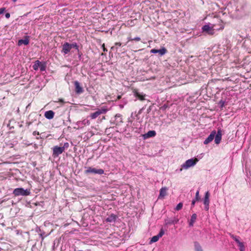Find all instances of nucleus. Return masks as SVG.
I'll return each mask as SVG.
<instances>
[{
    "instance_id": "nucleus-1",
    "label": "nucleus",
    "mask_w": 251,
    "mask_h": 251,
    "mask_svg": "<svg viewBox=\"0 0 251 251\" xmlns=\"http://www.w3.org/2000/svg\"><path fill=\"white\" fill-rule=\"evenodd\" d=\"M222 133L221 129H218L217 132L216 130L212 131L210 134L204 141V144L206 145L210 143L215 138V143L219 144L222 139Z\"/></svg>"
},
{
    "instance_id": "nucleus-2",
    "label": "nucleus",
    "mask_w": 251,
    "mask_h": 251,
    "mask_svg": "<svg viewBox=\"0 0 251 251\" xmlns=\"http://www.w3.org/2000/svg\"><path fill=\"white\" fill-rule=\"evenodd\" d=\"M198 161L199 159L197 158L189 159L181 165V168L179 171L181 172L182 169L187 170L191 167L194 166Z\"/></svg>"
},
{
    "instance_id": "nucleus-3",
    "label": "nucleus",
    "mask_w": 251,
    "mask_h": 251,
    "mask_svg": "<svg viewBox=\"0 0 251 251\" xmlns=\"http://www.w3.org/2000/svg\"><path fill=\"white\" fill-rule=\"evenodd\" d=\"M13 194L15 196H27L30 195V192L28 189H24L23 188H18L14 190Z\"/></svg>"
},
{
    "instance_id": "nucleus-4",
    "label": "nucleus",
    "mask_w": 251,
    "mask_h": 251,
    "mask_svg": "<svg viewBox=\"0 0 251 251\" xmlns=\"http://www.w3.org/2000/svg\"><path fill=\"white\" fill-rule=\"evenodd\" d=\"M104 170L101 169H97L94 168L90 167H87V169L85 171L86 174H99L102 175L104 174Z\"/></svg>"
},
{
    "instance_id": "nucleus-5",
    "label": "nucleus",
    "mask_w": 251,
    "mask_h": 251,
    "mask_svg": "<svg viewBox=\"0 0 251 251\" xmlns=\"http://www.w3.org/2000/svg\"><path fill=\"white\" fill-rule=\"evenodd\" d=\"M107 111V109L104 108L98 109L96 112L92 113L90 114V117L92 119H96L99 115L102 114H105Z\"/></svg>"
},
{
    "instance_id": "nucleus-6",
    "label": "nucleus",
    "mask_w": 251,
    "mask_h": 251,
    "mask_svg": "<svg viewBox=\"0 0 251 251\" xmlns=\"http://www.w3.org/2000/svg\"><path fill=\"white\" fill-rule=\"evenodd\" d=\"M52 155L54 157H57L59 155L62 153L64 151L63 149L61 147H58L57 146H54L52 148Z\"/></svg>"
},
{
    "instance_id": "nucleus-7",
    "label": "nucleus",
    "mask_w": 251,
    "mask_h": 251,
    "mask_svg": "<svg viewBox=\"0 0 251 251\" xmlns=\"http://www.w3.org/2000/svg\"><path fill=\"white\" fill-rule=\"evenodd\" d=\"M164 234V229L162 228L160 229L159 233L157 235L154 236L151 238L150 241V244H152L153 243L157 242L159 240V239L160 237H161Z\"/></svg>"
},
{
    "instance_id": "nucleus-8",
    "label": "nucleus",
    "mask_w": 251,
    "mask_h": 251,
    "mask_svg": "<svg viewBox=\"0 0 251 251\" xmlns=\"http://www.w3.org/2000/svg\"><path fill=\"white\" fill-rule=\"evenodd\" d=\"M202 32H205L209 35H213L214 33L213 27H210L208 25H205L202 27Z\"/></svg>"
},
{
    "instance_id": "nucleus-9",
    "label": "nucleus",
    "mask_w": 251,
    "mask_h": 251,
    "mask_svg": "<svg viewBox=\"0 0 251 251\" xmlns=\"http://www.w3.org/2000/svg\"><path fill=\"white\" fill-rule=\"evenodd\" d=\"M70 46L69 43H65L62 46V52L65 54L68 53L71 50Z\"/></svg>"
},
{
    "instance_id": "nucleus-10",
    "label": "nucleus",
    "mask_w": 251,
    "mask_h": 251,
    "mask_svg": "<svg viewBox=\"0 0 251 251\" xmlns=\"http://www.w3.org/2000/svg\"><path fill=\"white\" fill-rule=\"evenodd\" d=\"M167 50L165 48H162L160 50H156L155 49H152L151 52L152 53H158L161 56L164 55L167 52Z\"/></svg>"
},
{
    "instance_id": "nucleus-11",
    "label": "nucleus",
    "mask_w": 251,
    "mask_h": 251,
    "mask_svg": "<svg viewBox=\"0 0 251 251\" xmlns=\"http://www.w3.org/2000/svg\"><path fill=\"white\" fill-rule=\"evenodd\" d=\"M156 135V132L154 130H150L147 133H145L142 135L144 139H146L150 137L155 136Z\"/></svg>"
},
{
    "instance_id": "nucleus-12",
    "label": "nucleus",
    "mask_w": 251,
    "mask_h": 251,
    "mask_svg": "<svg viewBox=\"0 0 251 251\" xmlns=\"http://www.w3.org/2000/svg\"><path fill=\"white\" fill-rule=\"evenodd\" d=\"M118 218V216L114 214H111L106 218L105 221L108 223H114L116 219Z\"/></svg>"
},
{
    "instance_id": "nucleus-13",
    "label": "nucleus",
    "mask_w": 251,
    "mask_h": 251,
    "mask_svg": "<svg viewBox=\"0 0 251 251\" xmlns=\"http://www.w3.org/2000/svg\"><path fill=\"white\" fill-rule=\"evenodd\" d=\"M74 84L75 86V92L76 93L80 94L83 92V88L80 86V83L78 81H75L74 82Z\"/></svg>"
},
{
    "instance_id": "nucleus-14",
    "label": "nucleus",
    "mask_w": 251,
    "mask_h": 251,
    "mask_svg": "<svg viewBox=\"0 0 251 251\" xmlns=\"http://www.w3.org/2000/svg\"><path fill=\"white\" fill-rule=\"evenodd\" d=\"M54 115V112L52 110H49L45 113V117L49 120L52 119Z\"/></svg>"
},
{
    "instance_id": "nucleus-15",
    "label": "nucleus",
    "mask_w": 251,
    "mask_h": 251,
    "mask_svg": "<svg viewBox=\"0 0 251 251\" xmlns=\"http://www.w3.org/2000/svg\"><path fill=\"white\" fill-rule=\"evenodd\" d=\"M121 123H122V115L119 114H116L115 117V124L116 126H118Z\"/></svg>"
},
{
    "instance_id": "nucleus-16",
    "label": "nucleus",
    "mask_w": 251,
    "mask_h": 251,
    "mask_svg": "<svg viewBox=\"0 0 251 251\" xmlns=\"http://www.w3.org/2000/svg\"><path fill=\"white\" fill-rule=\"evenodd\" d=\"M29 41L28 39V37L26 36L25 39H20L18 41V45L21 46L23 44L25 45H27L29 44Z\"/></svg>"
},
{
    "instance_id": "nucleus-17",
    "label": "nucleus",
    "mask_w": 251,
    "mask_h": 251,
    "mask_svg": "<svg viewBox=\"0 0 251 251\" xmlns=\"http://www.w3.org/2000/svg\"><path fill=\"white\" fill-rule=\"evenodd\" d=\"M167 188L163 187L160 190L159 196L158 198H163L167 194Z\"/></svg>"
},
{
    "instance_id": "nucleus-18",
    "label": "nucleus",
    "mask_w": 251,
    "mask_h": 251,
    "mask_svg": "<svg viewBox=\"0 0 251 251\" xmlns=\"http://www.w3.org/2000/svg\"><path fill=\"white\" fill-rule=\"evenodd\" d=\"M209 197H210V194L208 191H207L205 194L204 197L203 199V204H209V202H210Z\"/></svg>"
},
{
    "instance_id": "nucleus-19",
    "label": "nucleus",
    "mask_w": 251,
    "mask_h": 251,
    "mask_svg": "<svg viewBox=\"0 0 251 251\" xmlns=\"http://www.w3.org/2000/svg\"><path fill=\"white\" fill-rule=\"evenodd\" d=\"M197 214L196 213L193 214L191 218L190 221L189 223L190 226H193L194 225V223L196 222V220L197 219Z\"/></svg>"
},
{
    "instance_id": "nucleus-20",
    "label": "nucleus",
    "mask_w": 251,
    "mask_h": 251,
    "mask_svg": "<svg viewBox=\"0 0 251 251\" xmlns=\"http://www.w3.org/2000/svg\"><path fill=\"white\" fill-rule=\"evenodd\" d=\"M200 199L199 190H198L196 193L195 199L192 201L191 207H193L195 205L196 201H199Z\"/></svg>"
},
{
    "instance_id": "nucleus-21",
    "label": "nucleus",
    "mask_w": 251,
    "mask_h": 251,
    "mask_svg": "<svg viewBox=\"0 0 251 251\" xmlns=\"http://www.w3.org/2000/svg\"><path fill=\"white\" fill-rule=\"evenodd\" d=\"M173 104H169V102L167 101L164 105H163L161 107H160V110L162 111H165L167 109L170 107Z\"/></svg>"
},
{
    "instance_id": "nucleus-22",
    "label": "nucleus",
    "mask_w": 251,
    "mask_h": 251,
    "mask_svg": "<svg viewBox=\"0 0 251 251\" xmlns=\"http://www.w3.org/2000/svg\"><path fill=\"white\" fill-rule=\"evenodd\" d=\"M135 96L141 100H145V95H143L139 92L136 91L135 92Z\"/></svg>"
},
{
    "instance_id": "nucleus-23",
    "label": "nucleus",
    "mask_w": 251,
    "mask_h": 251,
    "mask_svg": "<svg viewBox=\"0 0 251 251\" xmlns=\"http://www.w3.org/2000/svg\"><path fill=\"white\" fill-rule=\"evenodd\" d=\"M41 64V62L40 61H39V60H36L34 64L33 65V69L35 71L39 69V66Z\"/></svg>"
},
{
    "instance_id": "nucleus-24",
    "label": "nucleus",
    "mask_w": 251,
    "mask_h": 251,
    "mask_svg": "<svg viewBox=\"0 0 251 251\" xmlns=\"http://www.w3.org/2000/svg\"><path fill=\"white\" fill-rule=\"evenodd\" d=\"M194 245L196 251H203L201 246L198 242H195L194 243Z\"/></svg>"
},
{
    "instance_id": "nucleus-25",
    "label": "nucleus",
    "mask_w": 251,
    "mask_h": 251,
    "mask_svg": "<svg viewBox=\"0 0 251 251\" xmlns=\"http://www.w3.org/2000/svg\"><path fill=\"white\" fill-rule=\"evenodd\" d=\"M179 221V220L178 218H174V219L171 220L167 223L168 224H177Z\"/></svg>"
},
{
    "instance_id": "nucleus-26",
    "label": "nucleus",
    "mask_w": 251,
    "mask_h": 251,
    "mask_svg": "<svg viewBox=\"0 0 251 251\" xmlns=\"http://www.w3.org/2000/svg\"><path fill=\"white\" fill-rule=\"evenodd\" d=\"M40 70L41 72L45 71L46 68V65L45 62L42 63L39 66Z\"/></svg>"
},
{
    "instance_id": "nucleus-27",
    "label": "nucleus",
    "mask_w": 251,
    "mask_h": 251,
    "mask_svg": "<svg viewBox=\"0 0 251 251\" xmlns=\"http://www.w3.org/2000/svg\"><path fill=\"white\" fill-rule=\"evenodd\" d=\"M121 46V43L120 42H117L115 44V46L111 47V49L113 50H117V49L118 47H120Z\"/></svg>"
},
{
    "instance_id": "nucleus-28",
    "label": "nucleus",
    "mask_w": 251,
    "mask_h": 251,
    "mask_svg": "<svg viewBox=\"0 0 251 251\" xmlns=\"http://www.w3.org/2000/svg\"><path fill=\"white\" fill-rule=\"evenodd\" d=\"M240 251H245V248L243 242H240L238 244Z\"/></svg>"
},
{
    "instance_id": "nucleus-29",
    "label": "nucleus",
    "mask_w": 251,
    "mask_h": 251,
    "mask_svg": "<svg viewBox=\"0 0 251 251\" xmlns=\"http://www.w3.org/2000/svg\"><path fill=\"white\" fill-rule=\"evenodd\" d=\"M70 45H71L70 46H71V49L72 48H75L78 51V50H79L78 46L76 43L70 44Z\"/></svg>"
},
{
    "instance_id": "nucleus-30",
    "label": "nucleus",
    "mask_w": 251,
    "mask_h": 251,
    "mask_svg": "<svg viewBox=\"0 0 251 251\" xmlns=\"http://www.w3.org/2000/svg\"><path fill=\"white\" fill-rule=\"evenodd\" d=\"M182 206H183V203L182 202H179L176 205V207L175 208V210L178 211L182 208Z\"/></svg>"
},
{
    "instance_id": "nucleus-31",
    "label": "nucleus",
    "mask_w": 251,
    "mask_h": 251,
    "mask_svg": "<svg viewBox=\"0 0 251 251\" xmlns=\"http://www.w3.org/2000/svg\"><path fill=\"white\" fill-rule=\"evenodd\" d=\"M231 237L238 244L239 243L241 242L239 239H238V237H237L236 236H234V235H231Z\"/></svg>"
},
{
    "instance_id": "nucleus-32",
    "label": "nucleus",
    "mask_w": 251,
    "mask_h": 251,
    "mask_svg": "<svg viewBox=\"0 0 251 251\" xmlns=\"http://www.w3.org/2000/svg\"><path fill=\"white\" fill-rule=\"evenodd\" d=\"M225 101L223 100H221L218 103L219 106L221 108H223L225 105Z\"/></svg>"
},
{
    "instance_id": "nucleus-33",
    "label": "nucleus",
    "mask_w": 251,
    "mask_h": 251,
    "mask_svg": "<svg viewBox=\"0 0 251 251\" xmlns=\"http://www.w3.org/2000/svg\"><path fill=\"white\" fill-rule=\"evenodd\" d=\"M69 144L68 142L65 143L63 145V146L61 147L63 149V151L65 149H67L69 148Z\"/></svg>"
},
{
    "instance_id": "nucleus-34",
    "label": "nucleus",
    "mask_w": 251,
    "mask_h": 251,
    "mask_svg": "<svg viewBox=\"0 0 251 251\" xmlns=\"http://www.w3.org/2000/svg\"><path fill=\"white\" fill-rule=\"evenodd\" d=\"M5 11V7H2L0 8V14L3 13Z\"/></svg>"
},
{
    "instance_id": "nucleus-35",
    "label": "nucleus",
    "mask_w": 251,
    "mask_h": 251,
    "mask_svg": "<svg viewBox=\"0 0 251 251\" xmlns=\"http://www.w3.org/2000/svg\"><path fill=\"white\" fill-rule=\"evenodd\" d=\"M209 204H204V209L206 211H208L209 210Z\"/></svg>"
},
{
    "instance_id": "nucleus-36",
    "label": "nucleus",
    "mask_w": 251,
    "mask_h": 251,
    "mask_svg": "<svg viewBox=\"0 0 251 251\" xmlns=\"http://www.w3.org/2000/svg\"><path fill=\"white\" fill-rule=\"evenodd\" d=\"M140 40H141V38L139 37H136L133 38V41H139Z\"/></svg>"
},
{
    "instance_id": "nucleus-37",
    "label": "nucleus",
    "mask_w": 251,
    "mask_h": 251,
    "mask_svg": "<svg viewBox=\"0 0 251 251\" xmlns=\"http://www.w3.org/2000/svg\"><path fill=\"white\" fill-rule=\"evenodd\" d=\"M5 16L6 18L8 19L10 16V14L9 13H6L5 14Z\"/></svg>"
},
{
    "instance_id": "nucleus-38",
    "label": "nucleus",
    "mask_w": 251,
    "mask_h": 251,
    "mask_svg": "<svg viewBox=\"0 0 251 251\" xmlns=\"http://www.w3.org/2000/svg\"><path fill=\"white\" fill-rule=\"evenodd\" d=\"M33 134L34 135H39V132H37V131H34V132H33Z\"/></svg>"
},
{
    "instance_id": "nucleus-39",
    "label": "nucleus",
    "mask_w": 251,
    "mask_h": 251,
    "mask_svg": "<svg viewBox=\"0 0 251 251\" xmlns=\"http://www.w3.org/2000/svg\"><path fill=\"white\" fill-rule=\"evenodd\" d=\"M40 122L39 121H37L36 120H35V123H34V125H38Z\"/></svg>"
},
{
    "instance_id": "nucleus-40",
    "label": "nucleus",
    "mask_w": 251,
    "mask_h": 251,
    "mask_svg": "<svg viewBox=\"0 0 251 251\" xmlns=\"http://www.w3.org/2000/svg\"><path fill=\"white\" fill-rule=\"evenodd\" d=\"M127 39H128V40L129 41H133V38H132L131 37H128V38H127Z\"/></svg>"
},
{
    "instance_id": "nucleus-41",
    "label": "nucleus",
    "mask_w": 251,
    "mask_h": 251,
    "mask_svg": "<svg viewBox=\"0 0 251 251\" xmlns=\"http://www.w3.org/2000/svg\"><path fill=\"white\" fill-rule=\"evenodd\" d=\"M59 101L62 103H64V101L63 99H59Z\"/></svg>"
},
{
    "instance_id": "nucleus-42",
    "label": "nucleus",
    "mask_w": 251,
    "mask_h": 251,
    "mask_svg": "<svg viewBox=\"0 0 251 251\" xmlns=\"http://www.w3.org/2000/svg\"><path fill=\"white\" fill-rule=\"evenodd\" d=\"M119 106H120V107L121 108H123L124 107V105H122V104H120V105H119Z\"/></svg>"
},
{
    "instance_id": "nucleus-43",
    "label": "nucleus",
    "mask_w": 251,
    "mask_h": 251,
    "mask_svg": "<svg viewBox=\"0 0 251 251\" xmlns=\"http://www.w3.org/2000/svg\"><path fill=\"white\" fill-rule=\"evenodd\" d=\"M121 98V96H118V97H117L118 99H120Z\"/></svg>"
},
{
    "instance_id": "nucleus-44",
    "label": "nucleus",
    "mask_w": 251,
    "mask_h": 251,
    "mask_svg": "<svg viewBox=\"0 0 251 251\" xmlns=\"http://www.w3.org/2000/svg\"><path fill=\"white\" fill-rule=\"evenodd\" d=\"M11 121H9V123H8V124H7V126H9L10 125V123H11Z\"/></svg>"
},
{
    "instance_id": "nucleus-45",
    "label": "nucleus",
    "mask_w": 251,
    "mask_h": 251,
    "mask_svg": "<svg viewBox=\"0 0 251 251\" xmlns=\"http://www.w3.org/2000/svg\"><path fill=\"white\" fill-rule=\"evenodd\" d=\"M103 50L104 51H107V50H106V49L104 47H103Z\"/></svg>"
},
{
    "instance_id": "nucleus-46",
    "label": "nucleus",
    "mask_w": 251,
    "mask_h": 251,
    "mask_svg": "<svg viewBox=\"0 0 251 251\" xmlns=\"http://www.w3.org/2000/svg\"><path fill=\"white\" fill-rule=\"evenodd\" d=\"M32 123L30 122H29V123H28V126H30V125H31Z\"/></svg>"
},
{
    "instance_id": "nucleus-47",
    "label": "nucleus",
    "mask_w": 251,
    "mask_h": 251,
    "mask_svg": "<svg viewBox=\"0 0 251 251\" xmlns=\"http://www.w3.org/2000/svg\"><path fill=\"white\" fill-rule=\"evenodd\" d=\"M142 110V109L140 110V111H139L138 114H140Z\"/></svg>"
},
{
    "instance_id": "nucleus-48",
    "label": "nucleus",
    "mask_w": 251,
    "mask_h": 251,
    "mask_svg": "<svg viewBox=\"0 0 251 251\" xmlns=\"http://www.w3.org/2000/svg\"><path fill=\"white\" fill-rule=\"evenodd\" d=\"M13 2H16L17 1V0H12Z\"/></svg>"
},
{
    "instance_id": "nucleus-49",
    "label": "nucleus",
    "mask_w": 251,
    "mask_h": 251,
    "mask_svg": "<svg viewBox=\"0 0 251 251\" xmlns=\"http://www.w3.org/2000/svg\"><path fill=\"white\" fill-rule=\"evenodd\" d=\"M133 125H135V124L137 125V123H135V122H134V123H133Z\"/></svg>"
},
{
    "instance_id": "nucleus-50",
    "label": "nucleus",
    "mask_w": 251,
    "mask_h": 251,
    "mask_svg": "<svg viewBox=\"0 0 251 251\" xmlns=\"http://www.w3.org/2000/svg\"><path fill=\"white\" fill-rule=\"evenodd\" d=\"M133 113L131 114V118H132Z\"/></svg>"
},
{
    "instance_id": "nucleus-51",
    "label": "nucleus",
    "mask_w": 251,
    "mask_h": 251,
    "mask_svg": "<svg viewBox=\"0 0 251 251\" xmlns=\"http://www.w3.org/2000/svg\"><path fill=\"white\" fill-rule=\"evenodd\" d=\"M107 129H108L107 128H106V130H105V132H107Z\"/></svg>"
}]
</instances>
